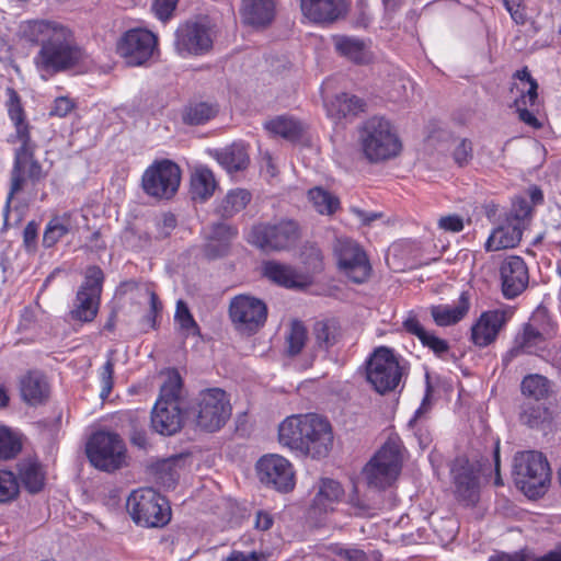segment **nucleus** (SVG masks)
<instances>
[{"mask_svg":"<svg viewBox=\"0 0 561 561\" xmlns=\"http://www.w3.org/2000/svg\"><path fill=\"white\" fill-rule=\"evenodd\" d=\"M301 238L299 224L289 218L257 222L248 233L247 241L264 253L288 251Z\"/></svg>","mask_w":561,"mask_h":561,"instance_id":"obj_5","label":"nucleus"},{"mask_svg":"<svg viewBox=\"0 0 561 561\" xmlns=\"http://www.w3.org/2000/svg\"><path fill=\"white\" fill-rule=\"evenodd\" d=\"M333 254L337 266L352 282L365 283L371 274V265L364 249L347 237L336 238Z\"/></svg>","mask_w":561,"mask_h":561,"instance_id":"obj_12","label":"nucleus"},{"mask_svg":"<svg viewBox=\"0 0 561 561\" xmlns=\"http://www.w3.org/2000/svg\"><path fill=\"white\" fill-rule=\"evenodd\" d=\"M20 495V484L14 472L0 469V504L15 501Z\"/></svg>","mask_w":561,"mask_h":561,"instance_id":"obj_47","label":"nucleus"},{"mask_svg":"<svg viewBox=\"0 0 561 561\" xmlns=\"http://www.w3.org/2000/svg\"><path fill=\"white\" fill-rule=\"evenodd\" d=\"M72 229L71 216L64 214L50 219L43 236V245L45 248L54 247L64 236Z\"/></svg>","mask_w":561,"mask_h":561,"instance_id":"obj_42","label":"nucleus"},{"mask_svg":"<svg viewBox=\"0 0 561 561\" xmlns=\"http://www.w3.org/2000/svg\"><path fill=\"white\" fill-rule=\"evenodd\" d=\"M313 334L317 345L320 348L329 350L339 340L340 325L333 319L318 321L313 325Z\"/></svg>","mask_w":561,"mask_h":561,"instance_id":"obj_43","label":"nucleus"},{"mask_svg":"<svg viewBox=\"0 0 561 561\" xmlns=\"http://www.w3.org/2000/svg\"><path fill=\"white\" fill-rule=\"evenodd\" d=\"M515 88L517 89V91L520 92V95L515 99L513 103L514 107L535 105L538 98V83L536 80H531L529 88L527 90H525L524 88L519 89L517 84H515Z\"/></svg>","mask_w":561,"mask_h":561,"instance_id":"obj_55","label":"nucleus"},{"mask_svg":"<svg viewBox=\"0 0 561 561\" xmlns=\"http://www.w3.org/2000/svg\"><path fill=\"white\" fill-rule=\"evenodd\" d=\"M503 2L512 19L517 24L523 25L526 22V14L522 8L520 0H503Z\"/></svg>","mask_w":561,"mask_h":561,"instance_id":"obj_62","label":"nucleus"},{"mask_svg":"<svg viewBox=\"0 0 561 561\" xmlns=\"http://www.w3.org/2000/svg\"><path fill=\"white\" fill-rule=\"evenodd\" d=\"M75 108V102L67 96L56 98L50 110L51 116L65 117Z\"/></svg>","mask_w":561,"mask_h":561,"instance_id":"obj_59","label":"nucleus"},{"mask_svg":"<svg viewBox=\"0 0 561 561\" xmlns=\"http://www.w3.org/2000/svg\"><path fill=\"white\" fill-rule=\"evenodd\" d=\"M22 145L15 151L14 165L11 174V190L8 202L14 194L21 192L27 180L35 183L43 178L42 165L34 160L31 140L21 141Z\"/></svg>","mask_w":561,"mask_h":561,"instance_id":"obj_18","label":"nucleus"},{"mask_svg":"<svg viewBox=\"0 0 561 561\" xmlns=\"http://www.w3.org/2000/svg\"><path fill=\"white\" fill-rule=\"evenodd\" d=\"M365 102L356 95L340 93L327 103V112L335 123H340L343 119L355 118L365 111Z\"/></svg>","mask_w":561,"mask_h":561,"instance_id":"obj_27","label":"nucleus"},{"mask_svg":"<svg viewBox=\"0 0 561 561\" xmlns=\"http://www.w3.org/2000/svg\"><path fill=\"white\" fill-rule=\"evenodd\" d=\"M229 247L230 245H227V243H221V241L211 239L207 236L203 251L207 259L215 260L225 256L229 251Z\"/></svg>","mask_w":561,"mask_h":561,"instance_id":"obj_57","label":"nucleus"},{"mask_svg":"<svg viewBox=\"0 0 561 561\" xmlns=\"http://www.w3.org/2000/svg\"><path fill=\"white\" fill-rule=\"evenodd\" d=\"M322 252L313 245H306L302 251L304 263L312 271H320L322 268Z\"/></svg>","mask_w":561,"mask_h":561,"instance_id":"obj_56","label":"nucleus"},{"mask_svg":"<svg viewBox=\"0 0 561 561\" xmlns=\"http://www.w3.org/2000/svg\"><path fill=\"white\" fill-rule=\"evenodd\" d=\"M215 157L218 163L228 172L242 171L247 169L250 162L247 149L241 144H232L222 150L216 151Z\"/></svg>","mask_w":561,"mask_h":561,"instance_id":"obj_33","label":"nucleus"},{"mask_svg":"<svg viewBox=\"0 0 561 561\" xmlns=\"http://www.w3.org/2000/svg\"><path fill=\"white\" fill-rule=\"evenodd\" d=\"M336 554L347 561H368L366 553L356 548H339Z\"/></svg>","mask_w":561,"mask_h":561,"instance_id":"obj_64","label":"nucleus"},{"mask_svg":"<svg viewBox=\"0 0 561 561\" xmlns=\"http://www.w3.org/2000/svg\"><path fill=\"white\" fill-rule=\"evenodd\" d=\"M186 410L182 378L175 369L170 370L151 411L153 431L161 435H174L183 426Z\"/></svg>","mask_w":561,"mask_h":561,"instance_id":"obj_2","label":"nucleus"},{"mask_svg":"<svg viewBox=\"0 0 561 561\" xmlns=\"http://www.w3.org/2000/svg\"><path fill=\"white\" fill-rule=\"evenodd\" d=\"M158 236L157 238L163 239L171 234L176 227V218L173 214L167 213L162 215L161 220L157 224Z\"/></svg>","mask_w":561,"mask_h":561,"instance_id":"obj_61","label":"nucleus"},{"mask_svg":"<svg viewBox=\"0 0 561 561\" xmlns=\"http://www.w3.org/2000/svg\"><path fill=\"white\" fill-rule=\"evenodd\" d=\"M217 183L214 173L207 168H198L191 178V194L193 199L206 201L215 190Z\"/></svg>","mask_w":561,"mask_h":561,"instance_id":"obj_36","label":"nucleus"},{"mask_svg":"<svg viewBox=\"0 0 561 561\" xmlns=\"http://www.w3.org/2000/svg\"><path fill=\"white\" fill-rule=\"evenodd\" d=\"M278 439L283 446L314 459L325 458L333 447L330 422L313 413L288 416L279 425Z\"/></svg>","mask_w":561,"mask_h":561,"instance_id":"obj_1","label":"nucleus"},{"mask_svg":"<svg viewBox=\"0 0 561 561\" xmlns=\"http://www.w3.org/2000/svg\"><path fill=\"white\" fill-rule=\"evenodd\" d=\"M85 450L91 465L103 471H115L125 461L126 447L116 433H94L88 440Z\"/></svg>","mask_w":561,"mask_h":561,"instance_id":"obj_10","label":"nucleus"},{"mask_svg":"<svg viewBox=\"0 0 561 561\" xmlns=\"http://www.w3.org/2000/svg\"><path fill=\"white\" fill-rule=\"evenodd\" d=\"M22 450V440L18 433L0 426V460L15 458Z\"/></svg>","mask_w":561,"mask_h":561,"instance_id":"obj_46","label":"nucleus"},{"mask_svg":"<svg viewBox=\"0 0 561 561\" xmlns=\"http://www.w3.org/2000/svg\"><path fill=\"white\" fill-rule=\"evenodd\" d=\"M237 234V228L226 222L213 224L207 233L211 239L221 241V243H227V245H230L231 240L236 238Z\"/></svg>","mask_w":561,"mask_h":561,"instance_id":"obj_52","label":"nucleus"},{"mask_svg":"<svg viewBox=\"0 0 561 561\" xmlns=\"http://www.w3.org/2000/svg\"><path fill=\"white\" fill-rule=\"evenodd\" d=\"M15 468L20 489L23 488L32 495L38 494L44 490L46 485V471L37 458H23L16 463Z\"/></svg>","mask_w":561,"mask_h":561,"instance_id":"obj_23","label":"nucleus"},{"mask_svg":"<svg viewBox=\"0 0 561 561\" xmlns=\"http://www.w3.org/2000/svg\"><path fill=\"white\" fill-rule=\"evenodd\" d=\"M308 198L320 215L331 216L340 208L339 197L320 186L310 188Z\"/></svg>","mask_w":561,"mask_h":561,"instance_id":"obj_41","label":"nucleus"},{"mask_svg":"<svg viewBox=\"0 0 561 561\" xmlns=\"http://www.w3.org/2000/svg\"><path fill=\"white\" fill-rule=\"evenodd\" d=\"M175 320L180 323L181 328L192 332L198 333L199 328L194 320L187 305L183 300L176 302Z\"/></svg>","mask_w":561,"mask_h":561,"instance_id":"obj_54","label":"nucleus"},{"mask_svg":"<svg viewBox=\"0 0 561 561\" xmlns=\"http://www.w3.org/2000/svg\"><path fill=\"white\" fill-rule=\"evenodd\" d=\"M300 12L309 22L328 26L344 19L348 11L346 0H298Z\"/></svg>","mask_w":561,"mask_h":561,"instance_id":"obj_19","label":"nucleus"},{"mask_svg":"<svg viewBox=\"0 0 561 561\" xmlns=\"http://www.w3.org/2000/svg\"><path fill=\"white\" fill-rule=\"evenodd\" d=\"M289 355H297L304 348L307 341V330L299 321H294L290 327L289 334L286 337Z\"/></svg>","mask_w":561,"mask_h":561,"instance_id":"obj_50","label":"nucleus"},{"mask_svg":"<svg viewBox=\"0 0 561 561\" xmlns=\"http://www.w3.org/2000/svg\"><path fill=\"white\" fill-rule=\"evenodd\" d=\"M7 92L9 95L8 112L14 123L18 138L20 141L30 140L28 125L25 123V114L21 105L20 96L12 88H9Z\"/></svg>","mask_w":561,"mask_h":561,"instance_id":"obj_37","label":"nucleus"},{"mask_svg":"<svg viewBox=\"0 0 561 561\" xmlns=\"http://www.w3.org/2000/svg\"><path fill=\"white\" fill-rule=\"evenodd\" d=\"M262 275L270 282L285 288H299L305 285V282L293 266L274 260L262 264Z\"/></svg>","mask_w":561,"mask_h":561,"instance_id":"obj_28","label":"nucleus"},{"mask_svg":"<svg viewBox=\"0 0 561 561\" xmlns=\"http://www.w3.org/2000/svg\"><path fill=\"white\" fill-rule=\"evenodd\" d=\"M229 318L238 332L252 335L265 324L267 307L259 298L238 295L230 300Z\"/></svg>","mask_w":561,"mask_h":561,"instance_id":"obj_14","label":"nucleus"},{"mask_svg":"<svg viewBox=\"0 0 561 561\" xmlns=\"http://www.w3.org/2000/svg\"><path fill=\"white\" fill-rule=\"evenodd\" d=\"M520 387L523 394L535 399L536 402L547 398L550 391L549 380L541 375L526 376Z\"/></svg>","mask_w":561,"mask_h":561,"instance_id":"obj_45","label":"nucleus"},{"mask_svg":"<svg viewBox=\"0 0 561 561\" xmlns=\"http://www.w3.org/2000/svg\"><path fill=\"white\" fill-rule=\"evenodd\" d=\"M231 415V405L226 392L219 388L206 389L187 408L186 417L206 432L220 430Z\"/></svg>","mask_w":561,"mask_h":561,"instance_id":"obj_8","label":"nucleus"},{"mask_svg":"<svg viewBox=\"0 0 561 561\" xmlns=\"http://www.w3.org/2000/svg\"><path fill=\"white\" fill-rule=\"evenodd\" d=\"M348 504L353 513L357 516H366L370 514L371 506L366 503L356 492L348 496Z\"/></svg>","mask_w":561,"mask_h":561,"instance_id":"obj_63","label":"nucleus"},{"mask_svg":"<svg viewBox=\"0 0 561 561\" xmlns=\"http://www.w3.org/2000/svg\"><path fill=\"white\" fill-rule=\"evenodd\" d=\"M344 490L340 482L323 478L319 482V489L313 499V507L324 513L333 511L334 505L342 500Z\"/></svg>","mask_w":561,"mask_h":561,"instance_id":"obj_32","label":"nucleus"},{"mask_svg":"<svg viewBox=\"0 0 561 561\" xmlns=\"http://www.w3.org/2000/svg\"><path fill=\"white\" fill-rule=\"evenodd\" d=\"M66 26L61 23L48 20H30L21 23L19 34L21 38L39 44L41 47L50 42L60 30Z\"/></svg>","mask_w":561,"mask_h":561,"instance_id":"obj_26","label":"nucleus"},{"mask_svg":"<svg viewBox=\"0 0 561 561\" xmlns=\"http://www.w3.org/2000/svg\"><path fill=\"white\" fill-rule=\"evenodd\" d=\"M265 128L274 134L288 140H296L301 136V125L289 117L278 116L265 123Z\"/></svg>","mask_w":561,"mask_h":561,"instance_id":"obj_44","label":"nucleus"},{"mask_svg":"<svg viewBox=\"0 0 561 561\" xmlns=\"http://www.w3.org/2000/svg\"><path fill=\"white\" fill-rule=\"evenodd\" d=\"M402 468V457L398 444L387 442L375 454L363 470L367 484L385 490L398 479Z\"/></svg>","mask_w":561,"mask_h":561,"instance_id":"obj_9","label":"nucleus"},{"mask_svg":"<svg viewBox=\"0 0 561 561\" xmlns=\"http://www.w3.org/2000/svg\"><path fill=\"white\" fill-rule=\"evenodd\" d=\"M358 139L364 156L374 163L392 159L402 149L392 124L381 116L365 121L358 129Z\"/></svg>","mask_w":561,"mask_h":561,"instance_id":"obj_4","label":"nucleus"},{"mask_svg":"<svg viewBox=\"0 0 561 561\" xmlns=\"http://www.w3.org/2000/svg\"><path fill=\"white\" fill-rule=\"evenodd\" d=\"M251 197V193L244 188L231 190L217 206L216 213L222 218H231L247 207Z\"/></svg>","mask_w":561,"mask_h":561,"instance_id":"obj_35","label":"nucleus"},{"mask_svg":"<svg viewBox=\"0 0 561 561\" xmlns=\"http://www.w3.org/2000/svg\"><path fill=\"white\" fill-rule=\"evenodd\" d=\"M218 113L216 104L208 102H195L185 106L183 122L187 125H203L214 118Z\"/></svg>","mask_w":561,"mask_h":561,"instance_id":"obj_39","label":"nucleus"},{"mask_svg":"<svg viewBox=\"0 0 561 561\" xmlns=\"http://www.w3.org/2000/svg\"><path fill=\"white\" fill-rule=\"evenodd\" d=\"M504 323V312L499 310L483 312L471 329L473 343L482 347L488 346L495 340Z\"/></svg>","mask_w":561,"mask_h":561,"instance_id":"obj_24","label":"nucleus"},{"mask_svg":"<svg viewBox=\"0 0 561 561\" xmlns=\"http://www.w3.org/2000/svg\"><path fill=\"white\" fill-rule=\"evenodd\" d=\"M514 480L529 499L542 496L550 484L551 471L547 458L540 451H522L514 457Z\"/></svg>","mask_w":561,"mask_h":561,"instance_id":"obj_7","label":"nucleus"},{"mask_svg":"<svg viewBox=\"0 0 561 561\" xmlns=\"http://www.w3.org/2000/svg\"><path fill=\"white\" fill-rule=\"evenodd\" d=\"M158 39L144 28H133L124 33L117 44V53L129 66L145 65L157 49Z\"/></svg>","mask_w":561,"mask_h":561,"instance_id":"obj_16","label":"nucleus"},{"mask_svg":"<svg viewBox=\"0 0 561 561\" xmlns=\"http://www.w3.org/2000/svg\"><path fill=\"white\" fill-rule=\"evenodd\" d=\"M530 215L531 207L529 203L525 198H518L513 203L506 220L517 226H523V229H526L530 220Z\"/></svg>","mask_w":561,"mask_h":561,"instance_id":"obj_51","label":"nucleus"},{"mask_svg":"<svg viewBox=\"0 0 561 561\" xmlns=\"http://www.w3.org/2000/svg\"><path fill=\"white\" fill-rule=\"evenodd\" d=\"M523 226H517L508 220L489 237L485 243L486 251H499L516 247L523 236Z\"/></svg>","mask_w":561,"mask_h":561,"instance_id":"obj_30","label":"nucleus"},{"mask_svg":"<svg viewBox=\"0 0 561 561\" xmlns=\"http://www.w3.org/2000/svg\"><path fill=\"white\" fill-rule=\"evenodd\" d=\"M543 342L542 333L533 324L528 323L524 327L520 335L516 336L515 350H520L526 353H531L535 347Z\"/></svg>","mask_w":561,"mask_h":561,"instance_id":"obj_48","label":"nucleus"},{"mask_svg":"<svg viewBox=\"0 0 561 561\" xmlns=\"http://www.w3.org/2000/svg\"><path fill=\"white\" fill-rule=\"evenodd\" d=\"M470 307L467 293H462L456 306L438 305L431 307V314L434 322L439 327H448L459 322L468 312Z\"/></svg>","mask_w":561,"mask_h":561,"instance_id":"obj_31","label":"nucleus"},{"mask_svg":"<svg viewBox=\"0 0 561 561\" xmlns=\"http://www.w3.org/2000/svg\"><path fill=\"white\" fill-rule=\"evenodd\" d=\"M21 396L32 405L44 402L49 394V386L45 376L39 371H28L20 380Z\"/></svg>","mask_w":561,"mask_h":561,"instance_id":"obj_29","label":"nucleus"},{"mask_svg":"<svg viewBox=\"0 0 561 561\" xmlns=\"http://www.w3.org/2000/svg\"><path fill=\"white\" fill-rule=\"evenodd\" d=\"M181 169L171 160L154 161L142 174L141 185L146 194L169 199L179 190Z\"/></svg>","mask_w":561,"mask_h":561,"instance_id":"obj_13","label":"nucleus"},{"mask_svg":"<svg viewBox=\"0 0 561 561\" xmlns=\"http://www.w3.org/2000/svg\"><path fill=\"white\" fill-rule=\"evenodd\" d=\"M502 293L505 298L513 299L520 295L528 285V268L519 256H510L500 268Z\"/></svg>","mask_w":561,"mask_h":561,"instance_id":"obj_22","label":"nucleus"},{"mask_svg":"<svg viewBox=\"0 0 561 561\" xmlns=\"http://www.w3.org/2000/svg\"><path fill=\"white\" fill-rule=\"evenodd\" d=\"M178 2L176 0H154L152 10L160 20L165 21L172 15Z\"/></svg>","mask_w":561,"mask_h":561,"instance_id":"obj_58","label":"nucleus"},{"mask_svg":"<svg viewBox=\"0 0 561 561\" xmlns=\"http://www.w3.org/2000/svg\"><path fill=\"white\" fill-rule=\"evenodd\" d=\"M438 227L448 232H459L463 229V220L459 215L443 216L438 220Z\"/></svg>","mask_w":561,"mask_h":561,"instance_id":"obj_60","label":"nucleus"},{"mask_svg":"<svg viewBox=\"0 0 561 561\" xmlns=\"http://www.w3.org/2000/svg\"><path fill=\"white\" fill-rule=\"evenodd\" d=\"M83 58L81 48L69 27L42 46L34 57V65L44 79L76 67Z\"/></svg>","mask_w":561,"mask_h":561,"instance_id":"obj_3","label":"nucleus"},{"mask_svg":"<svg viewBox=\"0 0 561 561\" xmlns=\"http://www.w3.org/2000/svg\"><path fill=\"white\" fill-rule=\"evenodd\" d=\"M450 473L455 493L466 505H473L479 500V476L474 467L465 457L455 459Z\"/></svg>","mask_w":561,"mask_h":561,"instance_id":"obj_20","label":"nucleus"},{"mask_svg":"<svg viewBox=\"0 0 561 561\" xmlns=\"http://www.w3.org/2000/svg\"><path fill=\"white\" fill-rule=\"evenodd\" d=\"M367 380L378 393L394 390L402 378V367L392 350L380 346L367 362Z\"/></svg>","mask_w":561,"mask_h":561,"instance_id":"obj_11","label":"nucleus"},{"mask_svg":"<svg viewBox=\"0 0 561 561\" xmlns=\"http://www.w3.org/2000/svg\"><path fill=\"white\" fill-rule=\"evenodd\" d=\"M174 45L181 55H198L211 47V38L204 24L188 21L178 27Z\"/></svg>","mask_w":561,"mask_h":561,"instance_id":"obj_21","label":"nucleus"},{"mask_svg":"<svg viewBox=\"0 0 561 561\" xmlns=\"http://www.w3.org/2000/svg\"><path fill=\"white\" fill-rule=\"evenodd\" d=\"M104 282L103 271L92 265L87 268L84 282L79 287L70 311L72 319L80 322H91L98 314L102 287Z\"/></svg>","mask_w":561,"mask_h":561,"instance_id":"obj_15","label":"nucleus"},{"mask_svg":"<svg viewBox=\"0 0 561 561\" xmlns=\"http://www.w3.org/2000/svg\"><path fill=\"white\" fill-rule=\"evenodd\" d=\"M126 510L131 520L144 528H163L172 516L168 500L152 488H141L130 493Z\"/></svg>","mask_w":561,"mask_h":561,"instance_id":"obj_6","label":"nucleus"},{"mask_svg":"<svg viewBox=\"0 0 561 561\" xmlns=\"http://www.w3.org/2000/svg\"><path fill=\"white\" fill-rule=\"evenodd\" d=\"M519 419L530 428H545L551 421V414L543 403L527 402L523 404Z\"/></svg>","mask_w":561,"mask_h":561,"instance_id":"obj_38","label":"nucleus"},{"mask_svg":"<svg viewBox=\"0 0 561 561\" xmlns=\"http://www.w3.org/2000/svg\"><path fill=\"white\" fill-rule=\"evenodd\" d=\"M259 479L278 492H289L295 486V472L291 463L279 455H265L256 462Z\"/></svg>","mask_w":561,"mask_h":561,"instance_id":"obj_17","label":"nucleus"},{"mask_svg":"<svg viewBox=\"0 0 561 561\" xmlns=\"http://www.w3.org/2000/svg\"><path fill=\"white\" fill-rule=\"evenodd\" d=\"M473 158V147L471 140L467 138L458 139L457 146L453 151L455 163L462 168L470 163Z\"/></svg>","mask_w":561,"mask_h":561,"instance_id":"obj_53","label":"nucleus"},{"mask_svg":"<svg viewBox=\"0 0 561 561\" xmlns=\"http://www.w3.org/2000/svg\"><path fill=\"white\" fill-rule=\"evenodd\" d=\"M114 350H111L107 353V359L100 371V380L102 385L100 397L102 400H106L108 398L114 387Z\"/></svg>","mask_w":561,"mask_h":561,"instance_id":"obj_49","label":"nucleus"},{"mask_svg":"<svg viewBox=\"0 0 561 561\" xmlns=\"http://www.w3.org/2000/svg\"><path fill=\"white\" fill-rule=\"evenodd\" d=\"M403 327L407 330V332L417 336L422 344L431 348L437 356H442L443 354L448 352L449 345L447 341L436 336L433 333L427 332L416 318H408L403 322Z\"/></svg>","mask_w":561,"mask_h":561,"instance_id":"obj_34","label":"nucleus"},{"mask_svg":"<svg viewBox=\"0 0 561 561\" xmlns=\"http://www.w3.org/2000/svg\"><path fill=\"white\" fill-rule=\"evenodd\" d=\"M336 51L356 64H364L367 60L365 44L363 41L348 37L337 36L334 39Z\"/></svg>","mask_w":561,"mask_h":561,"instance_id":"obj_40","label":"nucleus"},{"mask_svg":"<svg viewBox=\"0 0 561 561\" xmlns=\"http://www.w3.org/2000/svg\"><path fill=\"white\" fill-rule=\"evenodd\" d=\"M276 13V0H242V21L253 27L270 25Z\"/></svg>","mask_w":561,"mask_h":561,"instance_id":"obj_25","label":"nucleus"}]
</instances>
